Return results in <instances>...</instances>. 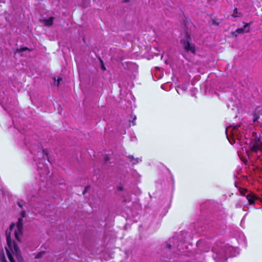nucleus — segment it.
<instances>
[{
  "label": "nucleus",
  "instance_id": "nucleus-1",
  "mask_svg": "<svg viewBox=\"0 0 262 262\" xmlns=\"http://www.w3.org/2000/svg\"><path fill=\"white\" fill-rule=\"evenodd\" d=\"M240 125H231L226 128L227 138L231 144H239L243 152L250 157L252 152L262 150V136L259 133H252L251 138L244 137Z\"/></svg>",
  "mask_w": 262,
  "mask_h": 262
},
{
  "label": "nucleus",
  "instance_id": "nucleus-2",
  "mask_svg": "<svg viewBox=\"0 0 262 262\" xmlns=\"http://www.w3.org/2000/svg\"><path fill=\"white\" fill-rule=\"evenodd\" d=\"M23 233V219L19 218L15 223H12L9 228L6 231L7 246L5 247L7 257L10 262H15V258L18 262H23V258L18 247L12 237L14 235L19 242Z\"/></svg>",
  "mask_w": 262,
  "mask_h": 262
},
{
  "label": "nucleus",
  "instance_id": "nucleus-3",
  "mask_svg": "<svg viewBox=\"0 0 262 262\" xmlns=\"http://www.w3.org/2000/svg\"><path fill=\"white\" fill-rule=\"evenodd\" d=\"M212 252L213 257L216 262H227L228 256H237L239 253V250L227 244L220 243L213 247Z\"/></svg>",
  "mask_w": 262,
  "mask_h": 262
},
{
  "label": "nucleus",
  "instance_id": "nucleus-4",
  "mask_svg": "<svg viewBox=\"0 0 262 262\" xmlns=\"http://www.w3.org/2000/svg\"><path fill=\"white\" fill-rule=\"evenodd\" d=\"M190 37L189 35L186 34L185 37L181 40V43L184 49L187 52H190L193 54H195V47L194 45L190 42Z\"/></svg>",
  "mask_w": 262,
  "mask_h": 262
},
{
  "label": "nucleus",
  "instance_id": "nucleus-5",
  "mask_svg": "<svg viewBox=\"0 0 262 262\" xmlns=\"http://www.w3.org/2000/svg\"><path fill=\"white\" fill-rule=\"evenodd\" d=\"M38 171L40 176V178H42L41 180L43 181L47 178L49 173V170L47 165L42 164H39L38 165Z\"/></svg>",
  "mask_w": 262,
  "mask_h": 262
},
{
  "label": "nucleus",
  "instance_id": "nucleus-6",
  "mask_svg": "<svg viewBox=\"0 0 262 262\" xmlns=\"http://www.w3.org/2000/svg\"><path fill=\"white\" fill-rule=\"evenodd\" d=\"M246 196L250 204H254L255 203V200L257 198L253 193L250 192Z\"/></svg>",
  "mask_w": 262,
  "mask_h": 262
},
{
  "label": "nucleus",
  "instance_id": "nucleus-7",
  "mask_svg": "<svg viewBox=\"0 0 262 262\" xmlns=\"http://www.w3.org/2000/svg\"><path fill=\"white\" fill-rule=\"evenodd\" d=\"M249 27L250 25L246 24L243 28L237 29L236 32L238 34L248 32L249 30Z\"/></svg>",
  "mask_w": 262,
  "mask_h": 262
},
{
  "label": "nucleus",
  "instance_id": "nucleus-8",
  "mask_svg": "<svg viewBox=\"0 0 262 262\" xmlns=\"http://www.w3.org/2000/svg\"><path fill=\"white\" fill-rule=\"evenodd\" d=\"M182 90L183 91H185L187 89V85L186 84H182L179 86H178V89H177V91L178 93L180 94V92L179 89Z\"/></svg>",
  "mask_w": 262,
  "mask_h": 262
},
{
  "label": "nucleus",
  "instance_id": "nucleus-9",
  "mask_svg": "<svg viewBox=\"0 0 262 262\" xmlns=\"http://www.w3.org/2000/svg\"><path fill=\"white\" fill-rule=\"evenodd\" d=\"M54 18L51 17L48 19L45 20V25L46 26H50L53 24Z\"/></svg>",
  "mask_w": 262,
  "mask_h": 262
},
{
  "label": "nucleus",
  "instance_id": "nucleus-10",
  "mask_svg": "<svg viewBox=\"0 0 262 262\" xmlns=\"http://www.w3.org/2000/svg\"><path fill=\"white\" fill-rule=\"evenodd\" d=\"M130 158L132 159V162L133 164H136L137 163H139L141 160L139 158H137L136 159H134L133 156H131L129 157Z\"/></svg>",
  "mask_w": 262,
  "mask_h": 262
},
{
  "label": "nucleus",
  "instance_id": "nucleus-11",
  "mask_svg": "<svg viewBox=\"0 0 262 262\" xmlns=\"http://www.w3.org/2000/svg\"><path fill=\"white\" fill-rule=\"evenodd\" d=\"M240 238H241V241H238V242L239 243H241V242H243V243L244 244L245 242V241H246V238H245V236L244 234H241L240 235Z\"/></svg>",
  "mask_w": 262,
  "mask_h": 262
},
{
  "label": "nucleus",
  "instance_id": "nucleus-12",
  "mask_svg": "<svg viewBox=\"0 0 262 262\" xmlns=\"http://www.w3.org/2000/svg\"><path fill=\"white\" fill-rule=\"evenodd\" d=\"M60 80H62L61 78H59L57 79V80H56L55 78H54V85L58 86L59 84Z\"/></svg>",
  "mask_w": 262,
  "mask_h": 262
},
{
  "label": "nucleus",
  "instance_id": "nucleus-13",
  "mask_svg": "<svg viewBox=\"0 0 262 262\" xmlns=\"http://www.w3.org/2000/svg\"><path fill=\"white\" fill-rule=\"evenodd\" d=\"M237 10V9H235L234 10V12H233V13L232 14V16L234 17H239L240 16V14L238 13Z\"/></svg>",
  "mask_w": 262,
  "mask_h": 262
},
{
  "label": "nucleus",
  "instance_id": "nucleus-14",
  "mask_svg": "<svg viewBox=\"0 0 262 262\" xmlns=\"http://www.w3.org/2000/svg\"><path fill=\"white\" fill-rule=\"evenodd\" d=\"M27 50H28V48L26 47L20 48L17 50L16 52H17V53L23 52Z\"/></svg>",
  "mask_w": 262,
  "mask_h": 262
},
{
  "label": "nucleus",
  "instance_id": "nucleus-15",
  "mask_svg": "<svg viewBox=\"0 0 262 262\" xmlns=\"http://www.w3.org/2000/svg\"><path fill=\"white\" fill-rule=\"evenodd\" d=\"M100 61H101V69L102 71H105L106 70L105 69V67L103 63V61L102 60H100Z\"/></svg>",
  "mask_w": 262,
  "mask_h": 262
},
{
  "label": "nucleus",
  "instance_id": "nucleus-16",
  "mask_svg": "<svg viewBox=\"0 0 262 262\" xmlns=\"http://www.w3.org/2000/svg\"><path fill=\"white\" fill-rule=\"evenodd\" d=\"M45 252H40L39 253H38L36 256V258H38L39 257H40L42 255V254H44Z\"/></svg>",
  "mask_w": 262,
  "mask_h": 262
},
{
  "label": "nucleus",
  "instance_id": "nucleus-17",
  "mask_svg": "<svg viewBox=\"0 0 262 262\" xmlns=\"http://www.w3.org/2000/svg\"><path fill=\"white\" fill-rule=\"evenodd\" d=\"M20 214H21V216L22 217H24L25 216V215H26V212L24 210H21V212H20Z\"/></svg>",
  "mask_w": 262,
  "mask_h": 262
},
{
  "label": "nucleus",
  "instance_id": "nucleus-18",
  "mask_svg": "<svg viewBox=\"0 0 262 262\" xmlns=\"http://www.w3.org/2000/svg\"><path fill=\"white\" fill-rule=\"evenodd\" d=\"M246 192H247V190H242V191H241L240 193H241V195H245Z\"/></svg>",
  "mask_w": 262,
  "mask_h": 262
},
{
  "label": "nucleus",
  "instance_id": "nucleus-19",
  "mask_svg": "<svg viewBox=\"0 0 262 262\" xmlns=\"http://www.w3.org/2000/svg\"><path fill=\"white\" fill-rule=\"evenodd\" d=\"M235 206H236V208H241L242 206V204H240V203H237L235 205Z\"/></svg>",
  "mask_w": 262,
  "mask_h": 262
},
{
  "label": "nucleus",
  "instance_id": "nucleus-20",
  "mask_svg": "<svg viewBox=\"0 0 262 262\" xmlns=\"http://www.w3.org/2000/svg\"><path fill=\"white\" fill-rule=\"evenodd\" d=\"M17 204L20 208H23V205L21 204V203L20 202H18Z\"/></svg>",
  "mask_w": 262,
  "mask_h": 262
},
{
  "label": "nucleus",
  "instance_id": "nucleus-21",
  "mask_svg": "<svg viewBox=\"0 0 262 262\" xmlns=\"http://www.w3.org/2000/svg\"><path fill=\"white\" fill-rule=\"evenodd\" d=\"M257 119H258L257 117H254L253 118V122H256L257 120Z\"/></svg>",
  "mask_w": 262,
  "mask_h": 262
},
{
  "label": "nucleus",
  "instance_id": "nucleus-22",
  "mask_svg": "<svg viewBox=\"0 0 262 262\" xmlns=\"http://www.w3.org/2000/svg\"><path fill=\"white\" fill-rule=\"evenodd\" d=\"M165 86H166V85H165V84H162V85H161V88H162V89H163V90H165Z\"/></svg>",
  "mask_w": 262,
  "mask_h": 262
},
{
  "label": "nucleus",
  "instance_id": "nucleus-23",
  "mask_svg": "<svg viewBox=\"0 0 262 262\" xmlns=\"http://www.w3.org/2000/svg\"><path fill=\"white\" fill-rule=\"evenodd\" d=\"M123 2H127L128 1V0H121Z\"/></svg>",
  "mask_w": 262,
  "mask_h": 262
},
{
  "label": "nucleus",
  "instance_id": "nucleus-24",
  "mask_svg": "<svg viewBox=\"0 0 262 262\" xmlns=\"http://www.w3.org/2000/svg\"><path fill=\"white\" fill-rule=\"evenodd\" d=\"M167 247H168V248H170L171 247V245H169V244H168L167 245Z\"/></svg>",
  "mask_w": 262,
  "mask_h": 262
},
{
  "label": "nucleus",
  "instance_id": "nucleus-25",
  "mask_svg": "<svg viewBox=\"0 0 262 262\" xmlns=\"http://www.w3.org/2000/svg\"><path fill=\"white\" fill-rule=\"evenodd\" d=\"M133 119H136V116L134 115V117H133Z\"/></svg>",
  "mask_w": 262,
  "mask_h": 262
},
{
  "label": "nucleus",
  "instance_id": "nucleus-26",
  "mask_svg": "<svg viewBox=\"0 0 262 262\" xmlns=\"http://www.w3.org/2000/svg\"><path fill=\"white\" fill-rule=\"evenodd\" d=\"M86 189H87V188H85L84 191L83 192V194H84V193H85V192L86 191Z\"/></svg>",
  "mask_w": 262,
  "mask_h": 262
},
{
  "label": "nucleus",
  "instance_id": "nucleus-27",
  "mask_svg": "<svg viewBox=\"0 0 262 262\" xmlns=\"http://www.w3.org/2000/svg\"><path fill=\"white\" fill-rule=\"evenodd\" d=\"M132 123H133V125H135V123H133V121L132 122Z\"/></svg>",
  "mask_w": 262,
  "mask_h": 262
}]
</instances>
